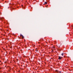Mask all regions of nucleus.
I'll use <instances>...</instances> for the list:
<instances>
[{
	"mask_svg": "<svg viewBox=\"0 0 73 73\" xmlns=\"http://www.w3.org/2000/svg\"><path fill=\"white\" fill-rule=\"evenodd\" d=\"M62 57L59 56L58 59L59 60H61V58H62Z\"/></svg>",
	"mask_w": 73,
	"mask_h": 73,
	"instance_id": "f257e3e1",
	"label": "nucleus"
},
{
	"mask_svg": "<svg viewBox=\"0 0 73 73\" xmlns=\"http://www.w3.org/2000/svg\"><path fill=\"white\" fill-rule=\"evenodd\" d=\"M56 72H58V73H61V71H59L58 72V70H56Z\"/></svg>",
	"mask_w": 73,
	"mask_h": 73,
	"instance_id": "f03ea898",
	"label": "nucleus"
},
{
	"mask_svg": "<svg viewBox=\"0 0 73 73\" xmlns=\"http://www.w3.org/2000/svg\"><path fill=\"white\" fill-rule=\"evenodd\" d=\"M47 4V2H44V4Z\"/></svg>",
	"mask_w": 73,
	"mask_h": 73,
	"instance_id": "7ed1b4c3",
	"label": "nucleus"
},
{
	"mask_svg": "<svg viewBox=\"0 0 73 73\" xmlns=\"http://www.w3.org/2000/svg\"><path fill=\"white\" fill-rule=\"evenodd\" d=\"M61 55H62V56H63L64 55V53H62V54Z\"/></svg>",
	"mask_w": 73,
	"mask_h": 73,
	"instance_id": "20e7f679",
	"label": "nucleus"
},
{
	"mask_svg": "<svg viewBox=\"0 0 73 73\" xmlns=\"http://www.w3.org/2000/svg\"><path fill=\"white\" fill-rule=\"evenodd\" d=\"M22 36V39H23V38H24V36Z\"/></svg>",
	"mask_w": 73,
	"mask_h": 73,
	"instance_id": "39448f33",
	"label": "nucleus"
},
{
	"mask_svg": "<svg viewBox=\"0 0 73 73\" xmlns=\"http://www.w3.org/2000/svg\"><path fill=\"white\" fill-rule=\"evenodd\" d=\"M53 49L54 50V49H55V48H54V47H53Z\"/></svg>",
	"mask_w": 73,
	"mask_h": 73,
	"instance_id": "423d86ee",
	"label": "nucleus"
},
{
	"mask_svg": "<svg viewBox=\"0 0 73 73\" xmlns=\"http://www.w3.org/2000/svg\"><path fill=\"white\" fill-rule=\"evenodd\" d=\"M3 19H4V18H2L1 20H3Z\"/></svg>",
	"mask_w": 73,
	"mask_h": 73,
	"instance_id": "0eeeda50",
	"label": "nucleus"
},
{
	"mask_svg": "<svg viewBox=\"0 0 73 73\" xmlns=\"http://www.w3.org/2000/svg\"><path fill=\"white\" fill-rule=\"evenodd\" d=\"M20 36H23V35H21V34Z\"/></svg>",
	"mask_w": 73,
	"mask_h": 73,
	"instance_id": "6e6552de",
	"label": "nucleus"
},
{
	"mask_svg": "<svg viewBox=\"0 0 73 73\" xmlns=\"http://www.w3.org/2000/svg\"><path fill=\"white\" fill-rule=\"evenodd\" d=\"M22 6H23V5H22Z\"/></svg>",
	"mask_w": 73,
	"mask_h": 73,
	"instance_id": "1a4fd4ad",
	"label": "nucleus"
}]
</instances>
